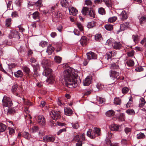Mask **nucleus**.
Here are the masks:
<instances>
[{"instance_id": "nucleus-1", "label": "nucleus", "mask_w": 146, "mask_h": 146, "mask_svg": "<svg viewBox=\"0 0 146 146\" xmlns=\"http://www.w3.org/2000/svg\"><path fill=\"white\" fill-rule=\"evenodd\" d=\"M62 78L65 81V84L68 87L72 88L77 87L80 82L78 72L71 68L65 70Z\"/></svg>"}, {"instance_id": "nucleus-2", "label": "nucleus", "mask_w": 146, "mask_h": 146, "mask_svg": "<svg viewBox=\"0 0 146 146\" xmlns=\"http://www.w3.org/2000/svg\"><path fill=\"white\" fill-rule=\"evenodd\" d=\"M42 63L44 64L45 66V69H44L42 74L43 75L45 76L48 78L47 82H48L49 80L52 81L54 80V78L53 77V74L52 73V70L48 67H47L48 62L47 61L44 62V60L42 61Z\"/></svg>"}, {"instance_id": "nucleus-3", "label": "nucleus", "mask_w": 146, "mask_h": 146, "mask_svg": "<svg viewBox=\"0 0 146 146\" xmlns=\"http://www.w3.org/2000/svg\"><path fill=\"white\" fill-rule=\"evenodd\" d=\"M101 130L100 128L94 127L92 131L91 129H90L87 132V134L88 136L90 138L94 139L96 137L95 133L97 135H100L101 134Z\"/></svg>"}, {"instance_id": "nucleus-4", "label": "nucleus", "mask_w": 146, "mask_h": 146, "mask_svg": "<svg viewBox=\"0 0 146 146\" xmlns=\"http://www.w3.org/2000/svg\"><path fill=\"white\" fill-rule=\"evenodd\" d=\"M3 106L5 107H11L13 105V103L11 99L9 97L5 96L2 100Z\"/></svg>"}, {"instance_id": "nucleus-5", "label": "nucleus", "mask_w": 146, "mask_h": 146, "mask_svg": "<svg viewBox=\"0 0 146 146\" xmlns=\"http://www.w3.org/2000/svg\"><path fill=\"white\" fill-rule=\"evenodd\" d=\"M50 115L54 120H57L60 118L61 116L59 111L52 110L50 112Z\"/></svg>"}, {"instance_id": "nucleus-6", "label": "nucleus", "mask_w": 146, "mask_h": 146, "mask_svg": "<svg viewBox=\"0 0 146 146\" xmlns=\"http://www.w3.org/2000/svg\"><path fill=\"white\" fill-rule=\"evenodd\" d=\"M129 28V23L127 22L124 23L120 25V30L117 31V33L118 34L121 31H124Z\"/></svg>"}, {"instance_id": "nucleus-7", "label": "nucleus", "mask_w": 146, "mask_h": 146, "mask_svg": "<svg viewBox=\"0 0 146 146\" xmlns=\"http://www.w3.org/2000/svg\"><path fill=\"white\" fill-rule=\"evenodd\" d=\"M123 125H121L120 126L116 124H113L111 125L110 128L111 130L112 131H120L121 128L123 127Z\"/></svg>"}, {"instance_id": "nucleus-8", "label": "nucleus", "mask_w": 146, "mask_h": 146, "mask_svg": "<svg viewBox=\"0 0 146 146\" xmlns=\"http://www.w3.org/2000/svg\"><path fill=\"white\" fill-rule=\"evenodd\" d=\"M37 121L38 123L42 126L45 125L46 121L44 117L42 115H40L38 117Z\"/></svg>"}, {"instance_id": "nucleus-9", "label": "nucleus", "mask_w": 146, "mask_h": 146, "mask_svg": "<svg viewBox=\"0 0 146 146\" xmlns=\"http://www.w3.org/2000/svg\"><path fill=\"white\" fill-rule=\"evenodd\" d=\"M87 58L89 60L91 59H95L97 58V55L92 52H90L86 53Z\"/></svg>"}, {"instance_id": "nucleus-10", "label": "nucleus", "mask_w": 146, "mask_h": 146, "mask_svg": "<svg viewBox=\"0 0 146 146\" xmlns=\"http://www.w3.org/2000/svg\"><path fill=\"white\" fill-rule=\"evenodd\" d=\"M68 9L70 14V15H72L73 16H76L78 13L77 10L76 8L70 6L69 7Z\"/></svg>"}, {"instance_id": "nucleus-11", "label": "nucleus", "mask_w": 146, "mask_h": 146, "mask_svg": "<svg viewBox=\"0 0 146 146\" xmlns=\"http://www.w3.org/2000/svg\"><path fill=\"white\" fill-rule=\"evenodd\" d=\"M110 73V77L114 80L117 79V77L119 75V72L114 71L111 70Z\"/></svg>"}, {"instance_id": "nucleus-12", "label": "nucleus", "mask_w": 146, "mask_h": 146, "mask_svg": "<svg viewBox=\"0 0 146 146\" xmlns=\"http://www.w3.org/2000/svg\"><path fill=\"white\" fill-rule=\"evenodd\" d=\"M55 139V137L54 136L49 137L48 136H46L43 138V139L44 141L48 142H53Z\"/></svg>"}, {"instance_id": "nucleus-13", "label": "nucleus", "mask_w": 146, "mask_h": 146, "mask_svg": "<svg viewBox=\"0 0 146 146\" xmlns=\"http://www.w3.org/2000/svg\"><path fill=\"white\" fill-rule=\"evenodd\" d=\"M92 82V78L91 77H87L83 81V84L84 86H89Z\"/></svg>"}, {"instance_id": "nucleus-14", "label": "nucleus", "mask_w": 146, "mask_h": 146, "mask_svg": "<svg viewBox=\"0 0 146 146\" xmlns=\"http://www.w3.org/2000/svg\"><path fill=\"white\" fill-rule=\"evenodd\" d=\"M65 114L67 115L70 116L73 113V111L69 107H67L64 109Z\"/></svg>"}, {"instance_id": "nucleus-15", "label": "nucleus", "mask_w": 146, "mask_h": 146, "mask_svg": "<svg viewBox=\"0 0 146 146\" xmlns=\"http://www.w3.org/2000/svg\"><path fill=\"white\" fill-rule=\"evenodd\" d=\"M122 46L121 44L119 42H116L115 41L114 43L113 44V48L115 49H119Z\"/></svg>"}, {"instance_id": "nucleus-16", "label": "nucleus", "mask_w": 146, "mask_h": 146, "mask_svg": "<svg viewBox=\"0 0 146 146\" xmlns=\"http://www.w3.org/2000/svg\"><path fill=\"white\" fill-rule=\"evenodd\" d=\"M119 16L120 19L122 21L125 20L127 18V13L125 11H122Z\"/></svg>"}, {"instance_id": "nucleus-17", "label": "nucleus", "mask_w": 146, "mask_h": 146, "mask_svg": "<svg viewBox=\"0 0 146 146\" xmlns=\"http://www.w3.org/2000/svg\"><path fill=\"white\" fill-rule=\"evenodd\" d=\"M80 42L81 44L83 46L86 45L87 44V38L85 36H83L82 37Z\"/></svg>"}, {"instance_id": "nucleus-18", "label": "nucleus", "mask_w": 146, "mask_h": 146, "mask_svg": "<svg viewBox=\"0 0 146 146\" xmlns=\"http://www.w3.org/2000/svg\"><path fill=\"white\" fill-rule=\"evenodd\" d=\"M33 17L34 20H36V21H38L40 20L39 14L38 11L34 12L33 14Z\"/></svg>"}, {"instance_id": "nucleus-19", "label": "nucleus", "mask_w": 146, "mask_h": 146, "mask_svg": "<svg viewBox=\"0 0 146 146\" xmlns=\"http://www.w3.org/2000/svg\"><path fill=\"white\" fill-rule=\"evenodd\" d=\"M107 59L108 60L111 59L112 56H113L116 55L115 51H112L110 52H108L107 53Z\"/></svg>"}, {"instance_id": "nucleus-20", "label": "nucleus", "mask_w": 146, "mask_h": 146, "mask_svg": "<svg viewBox=\"0 0 146 146\" xmlns=\"http://www.w3.org/2000/svg\"><path fill=\"white\" fill-rule=\"evenodd\" d=\"M60 3L62 7L67 8L69 6V3L67 0H61Z\"/></svg>"}, {"instance_id": "nucleus-21", "label": "nucleus", "mask_w": 146, "mask_h": 146, "mask_svg": "<svg viewBox=\"0 0 146 146\" xmlns=\"http://www.w3.org/2000/svg\"><path fill=\"white\" fill-rule=\"evenodd\" d=\"M18 33L16 31L11 32L9 34L8 37L10 38H16L18 36Z\"/></svg>"}, {"instance_id": "nucleus-22", "label": "nucleus", "mask_w": 146, "mask_h": 146, "mask_svg": "<svg viewBox=\"0 0 146 146\" xmlns=\"http://www.w3.org/2000/svg\"><path fill=\"white\" fill-rule=\"evenodd\" d=\"M54 48L51 45L49 46L47 49L46 52L48 53V55L51 54L54 51Z\"/></svg>"}, {"instance_id": "nucleus-23", "label": "nucleus", "mask_w": 146, "mask_h": 146, "mask_svg": "<svg viewBox=\"0 0 146 146\" xmlns=\"http://www.w3.org/2000/svg\"><path fill=\"white\" fill-rule=\"evenodd\" d=\"M15 76L17 78L21 77L23 76V73L21 70H19L14 73Z\"/></svg>"}, {"instance_id": "nucleus-24", "label": "nucleus", "mask_w": 146, "mask_h": 146, "mask_svg": "<svg viewBox=\"0 0 146 146\" xmlns=\"http://www.w3.org/2000/svg\"><path fill=\"white\" fill-rule=\"evenodd\" d=\"M86 15L88 16H89L90 17L95 18V12L94 11L92 10V8H90V11H88V13Z\"/></svg>"}, {"instance_id": "nucleus-25", "label": "nucleus", "mask_w": 146, "mask_h": 146, "mask_svg": "<svg viewBox=\"0 0 146 146\" xmlns=\"http://www.w3.org/2000/svg\"><path fill=\"white\" fill-rule=\"evenodd\" d=\"M126 64L129 66H133L134 64V62L133 60L131 59H129L126 62Z\"/></svg>"}, {"instance_id": "nucleus-26", "label": "nucleus", "mask_w": 146, "mask_h": 146, "mask_svg": "<svg viewBox=\"0 0 146 146\" xmlns=\"http://www.w3.org/2000/svg\"><path fill=\"white\" fill-rule=\"evenodd\" d=\"M90 8L89 9L88 7H84L82 10V12L83 14L86 15L88 11H90Z\"/></svg>"}, {"instance_id": "nucleus-27", "label": "nucleus", "mask_w": 146, "mask_h": 146, "mask_svg": "<svg viewBox=\"0 0 146 146\" xmlns=\"http://www.w3.org/2000/svg\"><path fill=\"white\" fill-rule=\"evenodd\" d=\"M23 71L25 72L28 76L30 75L29 73L30 72V68L26 66H24L23 67Z\"/></svg>"}, {"instance_id": "nucleus-28", "label": "nucleus", "mask_w": 146, "mask_h": 146, "mask_svg": "<svg viewBox=\"0 0 146 146\" xmlns=\"http://www.w3.org/2000/svg\"><path fill=\"white\" fill-rule=\"evenodd\" d=\"M114 113L113 110H111L108 111L106 113V114L107 116L110 117L113 116L114 115Z\"/></svg>"}, {"instance_id": "nucleus-29", "label": "nucleus", "mask_w": 146, "mask_h": 146, "mask_svg": "<svg viewBox=\"0 0 146 146\" xmlns=\"http://www.w3.org/2000/svg\"><path fill=\"white\" fill-rule=\"evenodd\" d=\"M11 18H8L6 19L5 20V25L8 28L10 27L11 24Z\"/></svg>"}, {"instance_id": "nucleus-30", "label": "nucleus", "mask_w": 146, "mask_h": 146, "mask_svg": "<svg viewBox=\"0 0 146 146\" xmlns=\"http://www.w3.org/2000/svg\"><path fill=\"white\" fill-rule=\"evenodd\" d=\"M96 25V22L94 21H92L89 23L87 25V27L89 28H93Z\"/></svg>"}, {"instance_id": "nucleus-31", "label": "nucleus", "mask_w": 146, "mask_h": 146, "mask_svg": "<svg viewBox=\"0 0 146 146\" xmlns=\"http://www.w3.org/2000/svg\"><path fill=\"white\" fill-rule=\"evenodd\" d=\"M6 125L2 123H0V132H3L6 129Z\"/></svg>"}, {"instance_id": "nucleus-32", "label": "nucleus", "mask_w": 146, "mask_h": 146, "mask_svg": "<svg viewBox=\"0 0 146 146\" xmlns=\"http://www.w3.org/2000/svg\"><path fill=\"white\" fill-rule=\"evenodd\" d=\"M95 38L96 40L100 42L102 39L101 34H97L95 36Z\"/></svg>"}, {"instance_id": "nucleus-33", "label": "nucleus", "mask_w": 146, "mask_h": 146, "mask_svg": "<svg viewBox=\"0 0 146 146\" xmlns=\"http://www.w3.org/2000/svg\"><path fill=\"white\" fill-rule=\"evenodd\" d=\"M145 137V136L144 133L140 132L137 135V139H144Z\"/></svg>"}, {"instance_id": "nucleus-34", "label": "nucleus", "mask_w": 146, "mask_h": 146, "mask_svg": "<svg viewBox=\"0 0 146 146\" xmlns=\"http://www.w3.org/2000/svg\"><path fill=\"white\" fill-rule=\"evenodd\" d=\"M114 103L115 104L120 105L121 103V100L119 98H115L114 99Z\"/></svg>"}, {"instance_id": "nucleus-35", "label": "nucleus", "mask_w": 146, "mask_h": 146, "mask_svg": "<svg viewBox=\"0 0 146 146\" xmlns=\"http://www.w3.org/2000/svg\"><path fill=\"white\" fill-rule=\"evenodd\" d=\"M110 68L111 69H117L119 68V66L117 64L113 63L111 64Z\"/></svg>"}, {"instance_id": "nucleus-36", "label": "nucleus", "mask_w": 146, "mask_h": 146, "mask_svg": "<svg viewBox=\"0 0 146 146\" xmlns=\"http://www.w3.org/2000/svg\"><path fill=\"white\" fill-rule=\"evenodd\" d=\"M105 28L107 30L111 31L113 29V26L110 24H107L104 26Z\"/></svg>"}, {"instance_id": "nucleus-37", "label": "nucleus", "mask_w": 146, "mask_h": 146, "mask_svg": "<svg viewBox=\"0 0 146 146\" xmlns=\"http://www.w3.org/2000/svg\"><path fill=\"white\" fill-rule=\"evenodd\" d=\"M98 13L102 15H104L105 14V11L104 9L102 7L100 8L98 10Z\"/></svg>"}, {"instance_id": "nucleus-38", "label": "nucleus", "mask_w": 146, "mask_h": 146, "mask_svg": "<svg viewBox=\"0 0 146 146\" xmlns=\"http://www.w3.org/2000/svg\"><path fill=\"white\" fill-rule=\"evenodd\" d=\"M62 60V58L59 56H56L54 58V60L57 63H60Z\"/></svg>"}, {"instance_id": "nucleus-39", "label": "nucleus", "mask_w": 146, "mask_h": 146, "mask_svg": "<svg viewBox=\"0 0 146 146\" xmlns=\"http://www.w3.org/2000/svg\"><path fill=\"white\" fill-rule=\"evenodd\" d=\"M48 44V42L44 41H41L39 44V45L42 47L46 46Z\"/></svg>"}, {"instance_id": "nucleus-40", "label": "nucleus", "mask_w": 146, "mask_h": 146, "mask_svg": "<svg viewBox=\"0 0 146 146\" xmlns=\"http://www.w3.org/2000/svg\"><path fill=\"white\" fill-rule=\"evenodd\" d=\"M35 5L36 7H40L42 5V1L41 0H38L36 2L35 4Z\"/></svg>"}, {"instance_id": "nucleus-41", "label": "nucleus", "mask_w": 146, "mask_h": 146, "mask_svg": "<svg viewBox=\"0 0 146 146\" xmlns=\"http://www.w3.org/2000/svg\"><path fill=\"white\" fill-rule=\"evenodd\" d=\"M140 100L141 102L139 104V106L140 107H141L143 106L144 105L146 102L144 99L143 98H141Z\"/></svg>"}, {"instance_id": "nucleus-42", "label": "nucleus", "mask_w": 146, "mask_h": 146, "mask_svg": "<svg viewBox=\"0 0 146 146\" xmlns=\"http://www.w3.org/2000/svg\"><path fill=\"white\" fill-rule=\"evenodd\" d=\"M31 66L33 68V71H38L37 70L39 67V64H36L35 65L32 64Z\"/></svg>"}, {"instance_id": "nucleus-43", "label": "nucleus", "mask_w": 146, "mask_h": 146, "mask_svg": "<svg viewBox=\"0 0 146 146\" xmlns=\"http://www.w3.org/2000/svg\"><path fill=\"white\" fill-rule=\"evenodd\" d=\"M23 136L25 139H28L30 137V135L27 132H24L23 133Z\"/></svg>"}, {"instance_id": "nucleus-44", "label": "nucleus", "mask_w": 146, "mask_h": 146, "mask_svg": "<svg viewBox=\"0 0 146 146\" xmlns=\"http://www.w3.org/2000/svg\"><path fill=\"white\" fill-rule=\"evenodd\" d=\"M104 2L108 7H112V5L111 4L110 1L108 0H107L104 1Z\"/></svg>"}, {"instance_id": "nucleus-45", "label": "nucleus", "mask_w": 146, "mask_h": 146, "mask_svg": "<svg viewBox=\"0 0 146 146\" xmlns=\"http://www.w3.org/2000/svg\"><path fill=\"white\" fill-rule=\"evenodd\" d=\"M117 19V17H113L109 18L108 19L109 22L112 23L115 22Z\"/></svg>"}, {"instance_id": "nucleus-46", "label": "nucleus", "mask_w": 146, "mask_h": 146, "mask_svg": "<svg viewBox=\"0 0 146 146\" xmlns=\"http://www.w3.org/2000/svg\"><path fill=\"white\" fill-rule=\"evenodd\" d=\"M126 111L129 115H133L135 113L133 109H129L126 110Z\"/></svg>"}, {"instance_id": "nucleus-47", "label": "nucleus", "mask_w": 146, "mask_h": 146, "mask_svg": "<svg viewBox=\"0 0 146 146\" xmlns=\"http://www.w3.org/2000/svg\"><path fill=\"white\" fill-rule=\"evenodd\" d=\"M108 44L110 46H113V44L115 41V40L112 39H110L108 40Z\"/></svg>"}, {"instance_id": "nucleus-48", "label": "nucleus", "mask_w": 146, "mask_h": 146, "mask_svg": "<svg viewBox=\"0 0 146 146\" xmlns=\"http://www.w3.org/2000/svg\"><path fill=\"white\" fill-rule=\"evenodd\" d=\"M140 21L141 24L146 22V16L142 17L140 19Z\"/></svg>"}, {"instance_id": "nucleus-49", "label": "nucleus", "mask_w": 146, "mask_h": 146, "mask_svg": "<svg viewBox=\"0 0 146 146\" xmlns=\"http://www.w3.org/2000/svg\"><path fill=\"white\" fill-rule=\"evenodd\" d=\"M133 41L136 43L137 42V41L138 40V36L137 35H133L132 37Z\"/></svg>"}, {"instance_id": "nucleus-50", "label": "nucleus", "mask_w": 146, "mask_h": 146, "mask_svg": "<svg viewBox=\"0 0 146 146\" xmlns=\"http://www.w3.org/2000/svg\"><path fill=\"white\" fill-rule=\"evenodd\" d=\"M119 118L121 121H123L124 120L125 115L123 113H120L119 116Z\"/></svg>"}, {"instance_id": "nucleus-51", "label": "nucleus", "mask_w": 146, "mask_h": 146, "mask_svg": "<svg viewBox=\"0 0 146 146\" xmlns=\"http://www.w3.org/2000/svg\"><path fill=\"white\" fill-rule=\"evenodd\" d=\"M129 90V89L126 87L123 88L122 90V92L123 94H125L127 93Z\"/></svg>"}, {"instance_id": "nucleus-52", "label": "nucleus", "mask_w": 146, "mask_h": 146, "mask_svg": "<svg viewBox=\"0 0 146 146\" xmlns=\"http://www.w3.org/2000/svg\"><path fill=\"white\" fill-rule=\"evenodd\" d=\"M77 26L78 27L80 31H82L83 30V27L80 23H77Z\"/></svg>"}, {"instance_id": "nucleus-53", "label": "nucleus", "mask_w": 146, "mask_h": 146, "mask_svg": "<svg viewBox=\"0 0 146 146\" xmlns=\"http://www.w3.org/2000/svg\"><path fill=\"white\" fill-rule=\"evenodd\" d=\"M85 4L88 6H90L92 4V2L90 0H86L85 1Z\"/></svg>"}, {"instance_id": "nucleus-54", "label": "nucleus", "mask_w": 146, "mask_h": 146, "mask_svg": "<svg viewBox=\"0 0 146 146\" xmlns=\"http://www.w3.org/2000/svg\"><path fill=\"white\" fill-rule=\"evenodd\" d=\"M7 8H9V9L12 8L11 1H8L7 4Z\"/></svg>"}, {"instance_id": "nucleus-55", "label": "nucleus", "mask_w": 146, "mask_h": 146, "mask_svg": "<svg viewBox=\"0 0 146 146\" xmlns=\"http://www.w3.org/2000/svg\"><path fill=\"white\" fill-rule=\"evenodd\" d=\"M125 132L126 134H128L131 131V129L128 127H126L124 129Z\"/></svg>"}, {"instance_id": "nucleus-56", "label": "nucleus", "mask_w": 146, "mask_h": 146, "mask_svg": "<svg viewBox=\"0 0 146 146\" xmlns=\"http://www.w3.org/2000/svg\"><path fill=\"white\" fill-rule=\"evenodd\" d=\"M97 100H98V101L99 102V104H102L105 101V99L101 98L99 97L98 98Z\"/></svg>"}, {"instance_id": "nucleus-57", "label": "nucleus", "mask_w": 146, "mask_h": 146, "mask_svg": "<svg viewBox=\"0 0 146 146\" xmlns=\"http://www.w3.org/2000/svg\"><path fill=\"white\" fill-rule=\"evenodd\" d=\"M18 88V85L17 84H15L13 85L12 88V91L13 92H14L16 91L17 88Z\"/></svg>"}, {"instance_id": "nucleus-58", "label": "nucleus", "mask_w": 146, "mask_h": 146, "mask_svg": "<svg viewBox=\"0 0 146 146\" xmlns=\"http://www.w3.org/2000/svg\"><path fill=\"white\" fill-rule=\"evenodd\" d=\"M15 110L13 108H10L8 109V113L11 114H13L15 112Z\"/></svg>"}, {"instance_id": "nucleus-59", "label": "nucleus", "mask_w": 146, "mask_h": 146, "mask_svg": "<svg viewBox=\"0 0 146 146\" xmlns=\"http://www.w3.org/2000/svg\"><path fill=\"white\" fill-rule=\"evenodd\" d=\"M72 127L75 129H77L79 127V125L78 123L72 124Z\"/></svg>"}, {"instance_id": "nucleus-60", "label": "nucleus", "mask_w": 146, "mask_h": 146, "mask_svg": "<svg viewBox=\"0 0 146 146\" xmlns=\"http://www.w3.org/2000/svg\"><path fill=\"white\" fill-rule=\"evenodd\" d=\"M38 127L37 126H34L32 128L33 131V132H35L38 131Z\"/></svg>"}, {"instance_id": "nucleus-61", "label": "nucleus", "mask_w": 146, "mask_h": 146, "mask_svg": "<svg viewBox=\"0 0 146 146\" xmlns=\"http://www.w3.org/2000/svg\"><path fill=\"white\" fill-rule=\"evenodd\" d=\"M33 74H32V75L35 78L39 76V74L38 71H33Z\"/></svg>"}, {"instance_id": "nucleus-62", "label": "nucleus", "mask_w": 146, "mask_h": 146, "mask_svg": "<svg viewBox=\"0 0 146 146\" xmlns=\"http://www.w3.org/2000/svg\"><path fill=\"white\" fill-rule=\"evenodd\" d=\"M66 131V128H63L57 132V135H59L63 132H65Z\"/></svg>"}, {"instance_id": "nucleus-63", "label": "nucleus", "mask_w": 146, "mask_h": 146, "mask_svg": "<svg viewBox=\"0 0 146 146\" xmlns=\"http://www.w3.org/2000/svg\"><path fill=\"white\" fill-rule=\"evenodd\" d=\"M134 52L133 50H132L131 51L127 53V55L129 56H133Z\"/></svg>"}, {"instance_id": "nucleus-64", "label": "nucleus", "mask_w": 146, "mask_h": 146, "mask_svg": "<svg viewBox=\"0 0 146 146\" xmlns=\"http://www.w3.org/2000/svg\"><path fill=\"white\" fill-rule=\"evenodd\" d=\"M104 0H95L94 1V3L96 4H97L101 3Z\"/></svg>"}]
</instances>
